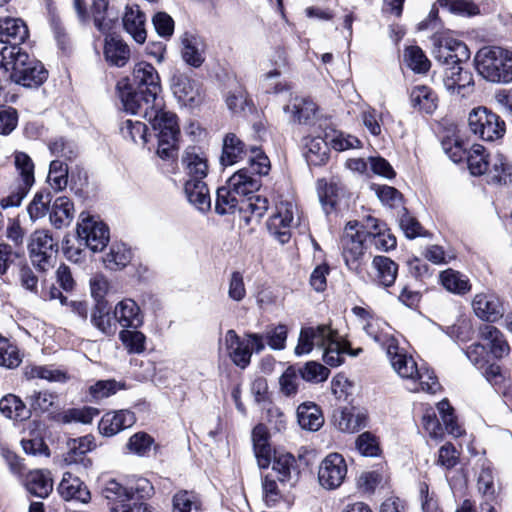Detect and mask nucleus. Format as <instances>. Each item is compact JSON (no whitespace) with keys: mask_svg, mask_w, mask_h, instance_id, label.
Masks as SVG:
<instances>
[{"mask_svg":"<svg viewBox=\"0 0 512 512\" xmlns=\"http://www.w3.org/2000/svg\"><path fill=\"white\" fill-rule=\"evenodd\" d=\"M246 151V144L235 133H227L223 138L220 162L223 166H231L242 160Z\"/></svg>","mask_w":512,"mask_h":512,"instance_id":"7c9ffc66","label":"nucleus"},{"mask_svg":"<svg viewBox=\"0 0 512 512\" xmlns=\"http://www.w3.org/2000/svg\"><path fill=\"white\" fill-rule=\"evenodd\" d=\"M91 322L104 334L111 335L116 332L117 321L114 318V313L110 314V312L106 310V303L96 304L91 316Z\"/></svg>","mask_w":512,"mask_h":512,"instance_id":"3c124183","label":"nucleus"},{"mask_svg":"<svg viewBox=\"0 0 512 512\" xmlns=\"http://www.w3.org/2000/svg\"><path fill=\"white\" fill-rule=\"evenodd\" d=\"M104 56L111 65L123 67L130 58V49L121 39L113 35H107L105 38Z\"/></svg>","mask_w":512,"mask_h":512,"instance_id":"473e14b6","label":"nucleus"},{"mask_svg":"<svg viewBox=\"0 0 512 512\" xmlns=\"http://www.w3.org/2000/svg\"><path fill=\"white\" fill-rule=\"evenodd\" d=\"M74 218V205L68 197L61 196L55 199L50 212L51 224L60 229L68 226Z\"/></svg>","mask_w":512,"mask_h":512,"instance_id":"e433bc0d","label":"nucleus"},{"mask_svg":"<svg viewBox=\"0 0 512 512\" xmlns=\"http://www.w3.org/2000/svg\"><path fill=\"white\" fill-rule=\"evenodd\" d=\"M297 420L301 428L318 431L324 424L320 408L312 402L302 403L297 408Z\"/></svg>","mask_w":512,"mask_h":512,"instance_id":"c9c22d12","label":"nucleus"},{"mask_svg":"<svg viewBox=\"0 0 512 512\" xmlns=\"http://www.w3.org/2000/svg\"><path fill=\"white\" fill-rule=\"evenodd\" d=\"M297 211L296 205L289 201H280L276 205V212L270 217L267 226L270 234L279 243L289 242Z\"/></svg>","mask_w":512,"mask_h":512,"instance_id":"9d476101","label":"nucleus"},{"mask_svg":"<svg viewBox=\"0 0 512 512\" xmlns=\"http://www.w3.org/2000/svg\"><path fill=\"white\" fill-rule=\"evenodd\" d=\"M474 61L477 72L485 80L501 84L512 82V51L498 46L483 47Z\"/></svg>","mask_w":512,"mask_h":512,"instance_id":"7ed1b4c3","label":"nucleus"},{"mask_svg":"<svg viewBox=\"0 0 512 512\" xmlns=\"http://www.w3.org/2000/svg\"><path fill=\"white\" fill-rule=\"evenodd\" d=\"M366 334L376 343L380 344L386 352H391L398 340L392 333V328L382 319L369 318L364 327Z\"/></svg>","mask_w":512,"mask_h":512,"instance_id":"a878e982","label":"nucleus"},{"mask_svg":"<svg viewBox=\"0 0 512 512\" xmlns=\"http://www.w3.org/2000/svg\"><path fill=\"white\" fill-rule=\"evenodd\" d=\"M77 225V236L80 244L92 252L102 251L109 241V229L105 223L82 212Z\"/></svg>","mask_w":512,"mask_h":512,"instance_id":"0eeeda50","label":"nucleus"},{"mask_svg":"<svg viewBox=\"0 0 512 512\" xmlns=\"http://www.w3.org/2000/svg\"><path fill=\"white\" fill-rule=\"evenodd\" d=\"M98 414V409L93 407L71 408L63 412L61 421L65 424L72 422L89 424Z\"/></svg>","mask_w":512,"mask_h":512,"instance_id":"680f3d73","label":"nucleus"},{"mask_svg":"<svg viewBox=\"0 0 512 512\" xmlns=\"http://www.w3.org/2000/svg\"><path fill=\"white\" fill-rule=\"evenodd\" d=\"M304 155L309 165L321 166L328 160V145L321 137L310 138L306 142V151Z\"/></svg>","mask_w":512,"mask_h":512,"instance_id":"79ce46f5","label":"nucleus"},{"mask_svg":"<svg viewBox=\"0 0 512 512\" xmlns=\"http://www.w3.org/2000/svg\"><path fill=\"white\" fill-rule=\"evenodd\" d=\"M373 280L385 288L395 283L398 265L386 256H375L372 260Z\"/></svg>","mask_w":512,"mask_h":512,"instance_id":"cd10ccee","label":"nucleus"},{"mask_svg":"<svg viewBox=\"0 0 512 512\" xmlns=\"http://www.w3.org/2000/svg\"><path fill=\"white\" fill-rule=\"evenodd\" d=\"M437 409L446 431L454 437L461 436L463 434V429L457 423L456 417L453 413V408L450 406L449 402L447 400L440 401L437 404Z\"/></svg>","mask_w":512,"mask_h":512,"instance_id":"052dcab7","label":"nucleus"},{"mask_svg":"<svg viewBox=\"0 0 512 512\" xmlns=\"http://www.w3.org/2000/svg\"><path fill=\"white\" fill-rule=\"evenodd\" d=\"M367 414L344 408L334 414V423L342 432L354 433L367 425Z\"/></svg>","mask_w":512,"mask_h":512,"instance_id":"c756f323","label":"nucleus"},{"mask_svg":"<svg viewBox=\"0 0 512 512\" xmlns=\"http://www.w3.org/2000/svg\"><path fill=\"white\" fill-rule=\"evenodd\" d=\"M23 374L27 380L43 379L64 383L69 379L65 371L48 365H27L24 367Z\"/></svg>","mask_w":512,"mask_h":512,"instance_id":"4c0bfd02","label":"nucleus"},{"mask_svg":"<svg viewBox=\"0 0 512 512\" xmlns=\"http://www.w3.org/2000/svg\"><path fill=\"white\" fill-rule=\"evenodd\" d=\"M336 332L327 325L303 327L299 334L295 354L300 356L310 353L314 347L323 348Z\"/></svg>","mask_w":512,"mask_h":512,"instance_id":"4468645a","label":"nucleus"},{"mask_svg":"<svg viewBox=\"0 0 512 512\" xmlns=\"http://www.w3.org/2000/svg\"><path fill=\"white\" fill-rule=\"evenodd\" d=\"M493 172V178L497 182H505L508 176L512 175V165L507 161L504 155L497 153L490 159V169Z\"/></svg>","mask_w":512,"mask_h":512,"instance_id":"774afa93","label":"nucleus"},{"mask_svg":"<svg viewBox=\"0 0 512 512\" xmlns=\"http://www.w3.org/2000/svg\"><path fill=\"white\" fill-rule=\"evenodd\" d=\"M30 261L39 272H47L54 266L58 243L49 230L37 229L31 233L27 244Z\"/></svg>","mask_w":512,"mask_h":512,"instance_id":"39448f33","label":"nucleus"},{"mask_svg":"<svg viewBox=\"0 0 512 512\" xmlns=\"http://www.w3.org/2000/svg\"><path fill=\"white\" fill-rule=\"evenodd\" d=\"M29 36L26 23L20 18H0V42L19 47Z\"/></svg>","mask_w":512,"mask_h":512,"instance_id":"f3484780","label":"nucleus"},{"mask_svg":"<svg viewBox=\"0 0 512 512\" xmlns=\"http://www.w3.org/2000/svg\"><path fill=\"white\" fill-rule=\"evenodd\" d=\"M182 165L187 180H204L209 172L206 154L196 146L187 147L182 156Z\"/></svg>","mask_w":512,"mask_h":512,"instance_id":"2eb2a0df","label":"nucleus"},{"mask_svg":"<svg viewBox=\"0 0 512 512\" xmlns=\"http://www.w3.org/2000/svg\"><path fill=\"white\" fill-rule=\"evenodd\" d=\"M145 23V14L141 11L139 5L126 6L123 16V27L139 44L144 43L147 37Z\"/></svg>","mask_w":512,"mask_h":512,"instance_id":"412c9836","label":"nucleus"},{"mask_svg":"<svg viewBox=\"0 0 512 512\" xmlns=\"http://www.w3.org/2000/svg\"><path fill=\"white\" fill-rule=\"evenodd\" d=\"M95 447L94 437L91 435L70 439L67 442L68 451L64 455V462L67 465H77L87 469L91 466L92 462L86 454Z\"/></svg>","mask_w":512,"mask_h":512,"instance_id":"dca6fc26","label":"nucleus"},{"mask_svg":"<svg viewBox=\"0 0 512 512\" xmlns=\"http://www.w3.org/2000/svg\"><path fill=\"white\" fill-rule=\"evenodd\" d=\"M471 133L483 141H495L502 138L506 131L505 122L496 113L484 106L472 109L468 115Z\"/></svg>","mask_w":512,"mask_h":512,"instance_id":"423d86ee","label":"nucleus"},{"mask_svg":"<svg viewBox=\"0 0 512 512\" xmlns=\"http://www.w3.org/2000/svg\"><path fill=\"white\" fill-rule=\"evenodd\" d=\"M184 191L189 203L197 210L200 212L210 210L211 197L208 186L204 180H186Z\"/></svg>","mask_w":512,"mask_h":512,"instance_id":"bb28decb","label":"nucleus"},{"mask_svg":"<svg viewBox=\"0 0 512 512\" xmlns=\"http://www.w3.org/2000/svg\"><path fill=\"white\" fill-rule=\"evenodd\" d=\"M269 202L266 197L260 195H251L247 198L241 199L240 212L250 216L245 217L246 222L251 220H259L268 210Z\"/></svg>","mask_w":512,"mask_h":512,"instance_id":"37998d69","label":"nucleus"},{"mask_svg":"<svg viewBox=\"0 0 512 512\" xmlns=\"http://www.w3.org/2000/svg\"><path fill=\"white\" fill-rule=\"evenodd\" d=\"M22 362L21 355L17 346L7 340L0 341V366L13 369Z\"/></svg>","mask_w":512,"mask_h":512,"instance_id":"69168bd1","label":"nucleus"},{"mask_svg":"<svg viewBox=\"0 0 512 512\" xmlns=\"http://www.w3.org/2000/svg\"><path fill=\"white\" fill-rule=\"evenodd\" d=\"M224 346L233 364L245 369L251 362L253 352L264 350V338L257 333H246L241 338L235 330L230 329L225 334Z\"/></svg>","mask_w":512,"mask_h":512,"instance_id":"20e7f679","label":"nucleus"},{"mask_svg":"<svg viewBox=\"0 0 512 512\" xmlns=\"http://www.w3.org/2000/svg\"><path fill=\"white\" fill-rule=\"evenodd\" d=\"M347 464L339 453L328 454L318 466V483L328 491L338 489L347 476Z\"/></svg>","mask_w":512,"mask_h":512,"instance_id":"1a4fd4ad","label":"nucleus"},{"mask_svg":"<svg viewBox=\"0 0 512 512\" xmlns=\"http://www.w3.org/2000/svg\"><path fill=\"white\" fill-rule=\"evenodd\" d=\"M240 202L237 194L226 184L217 189L215 211L219 215L231 214L239 208Z\"/></svg>","mask_w":512,"mask_h":512,"instance_id":"c03bdc74","label":"nucleus"},{"mask_svg":"<svg viewBox=\"0 0 512 512\" xmlns=\"http://www.w3.org/2000/svg\"><path fill=\"white\" fill-rule=\"evenodd\" d=\"M48 182L55 191H61L68 184V166L60 160L50 163Z\"/></svg>","mask_w":512,"mask_h":512,"instance_id":"13d9d810","label":"nucleus"},{"mask_svg":"<svg viewBox=\"0 0 512 512\" xmlns=\"http://www.w3.org/2000/svg\"><path fill=\"white\" fill-rule=\"evenodd\" d=\"M58 492L61 497L67 501L75 500L81 503H88L91 499L90 491L80 480L71 472H65L58 486Z\"/></svg>","mask_w":512,"mask_h":512,"instance_id":"b1692460","label":"nucleus"},{"mask_svg":"<svg viewBox=\"0 0 512 512\" xmlns=\"http://www.w3.org/2000/svg\"><path fill=\"white\" fill-rule=\"evenodd\" d=\"M440 280L446 290L455 294H465L471 289L467 277L453 269H447L441 272Z\"/></svg>","mask_w":512,"mask_h":512,"instance_id":"49530a36","label":"nucleus"},{"mask_svg":"<svg viewBox=\"0 0 512 512\" xmlns=\"http://www.w3.org/2000/svg\"><path fill=\"white\" fill-rule=\"evenodd\" d=\"M475 314L482 320L495 322L503 315L500 300L493 294H477L472 303Z\"/></svg>","mask_w":512,"mask_h":512,"instance_id":"393cba45","label":"nucleus"},{"mask_svg":"<svg viewBox=\"0 0 512 512\" xmlns=\"http://www.w3.org/2000/svg\"><path fill=\"white\" fill-rule=\"evenodd\" d=\"M323 360L332 367H337L344 362L345 355L358 356L362 349L353 350L346 341H340L335 333L323 348Z\"/></svg>","mask_w":512,"mask_h":512,"instance_id":"5701e85b","label":"nucleus"},{"mask_svg":"<svg viewBox=\"0 0 512 512\" xmlns=\"http://www.w3.org/2000/svg\"><path fill=\"white\" fill-rule=\"evenodd\" d=\"M26 489L32 495L46 498L53 490V480L48 470H33L26 476Z\"/></svg>","mask_w":512,"mask_h":512,"instance_id":"2f4dec72","label":"nucleus"},{"mask_svg":"<svg viewBox=\"0 0 512 512\" xmlns=\"http://www.w3.org/2000/svg\"><path fill=\"white\" fill-rule=\"evenodd\" d=\"M122 136L136 144L147 143V126L138 120L127 119L120 127Z\"/></svg>","mask_w":512,"mask_h":512,"instance_id":"6e6d98bb","label":"nucleus"},{"mask_svg":"<svg viewBox=\"0 0 512 512\" xmlns=\"http://www.w3.org/2000/svg\"><path fill=\"white\" fill-rule=\"evenodd\" d=\"M491 157L487 150L481 144H474L467 153V165L470 173L474 176H480L487 173L490 169Z\"/></svg>","mask_w":512,"mask_h":512,"instance_id":"ea45409f","label":"nucleus"},{"mask_svg":"<svg viewBox=\"0 0 512 512\" xmlns=\"http://www.w3.org/2000/svg\"><path fill=\"white\" fill-rule=\"evenodd\" d=\"M132 90L127 80L117 84L119 98L125 111L145 118L157 132V155L163 160L177 156L180 129L177 116L164 109L161 96L160 77L155 67L147 62H139L133 69Z\"/></svg>","mask_w":512,"mask_h":512,"instance_id":"f257e3e1","label":"nucleus"},{"mask_svg":"<svg viewBox=\"0 0 512 512\" xmlns=\"http://www.w3.org/2000/svg\"><path fill=\"white\" fill-rule=\"evenodd\" d=\"M477 487L479 492L488 497L495 495V483L493 470L485 461L481 464L480 472L477 478Z\"/></svg>","mask_w":512,"mask_h":512,"instance_id":"338daca9","label":"nucleus"},{"mask_svg":"<svg viewBox=\"0 0 512 512\" xmlns=\"http://www.w3.org/2000/svg\"><path fill=\"white\" fill-rule=\"evenodd\" d=\"M227 185L238 196H248L260 187V181L247 168L235 172L227 181Z\"/></svg>","mask_w":512,"mask_h":512,"instance_id":"f704fd0d","label":"nucleus"},{"mask_svg":"<svg viewBox=\"0 0 512 512\" xmlns=\"http://www.w3.org/2000/svg\"><path fill=\"white\" fill-rule=\"evenodd\" d=\"M17 281L20 287L26 292L34 296L40 295L39 278L27 264H23L19 267Z\"/></svg>","mask_w":512,"mask_h":512,"instance_id":"bf43d9fd","label":"nucleus"},{"mask_svg":"<svg viewBox=\"0 0 512 512\" xmlns=\"http://www.w3.org/2000/svg\"><path fill=\"white\" fill-rule=\"evenodd\" d=\"M136 422L133 412L130 410H119L106 413L100 420L98 429L104 436H114L117 433L130 428Z\"/></svg>","mask_w":512,"mask_h":512,"instance_id":"a211bd4d","label":"nucleus"},{"mask_svg":"<svg viewBox=\"0 0 512 512\" xmlns=\"http://www.w3.org/2000/svg\"><path fill=\"white\" fill-rule=\"evenodd\" d=\"M128 500L134 502H147L154 495V487L151 482L142 477L129 480L127 483Z\"/></svg>","mask_w":512,"mask_h":512,"instance_id":"603ef678","label":"nucleus"},{"mask_svg":"<svg viewBox=\"0 0 512 512\" xmlns=\"http://www.w3.org/2000/svg\"><path fill=\"white\" fill-rule=\"evenodd\" d=\"M0 412L14 421H24L30 417V410L24 402L14 394H8L0 400Z\"/></svg>","mask_w":512,"mask_h":512,"instance_id":"58836bf2","label":"nucleus"},{"mask_svg":"<svg viewBox=\"0 0 512 512\" xmlns=\"http://www.w3.org/2000/svg\"><path fill=\"white\" fill-rule=\"evenodd\" d=\"M171 90L182 106L195 108L203 101L201 84L185 73L177 71L173 74Z\"/></svg>","mask_w":512,"mask_h":512,"instance_id":"9b49d317","label":"nucleus"},{"mask_svg":"<svg viewBox=\"0 0 512 512\" xmlns=\"http://www.w3.org/2000/svg\"><path fill=\"white\" fill-rule=\"evenodd\" d=\"M413 381H418V385L411 388L414 392L423 391L434 394L440 389V384L433 371L426 368H419Z\"/></svg>","mask_w":512,"mask_h":512,"instance_id":"0e129e2a","label":"nucleus"},{"mask_svg":"<svg viewBox=\"0 0 512 512\" xmlns=\"http://www.w3.org/2000/svg\"><path fill=\"white\" fill-rule=\"evenodd\" d=\"M338 185L334 181L319 179L317 181V194L324 211L329 214L335 208L338 197Z\"/></svg>","mask_w":512,"mask_h":512,"instance_id":"09e8293b","label":"nucleus"},{"mask_svg":"<svg viewBox=\"0 0 512 512\" xmlns=\"http://www.w3.org/2000/svg\"><path fill=\"white\" fill-rule=\"evenodd\" d=\"M0 68L11 71L10 79L24 87L41 85L47 71L41 62L22 51L20 47H3L0 51Z\"/></svg>","mask_w":512,"mask_h":512,"instance_id":"f03ea898","label":"nucleus"},{"mask_svg":"<svg viewBox=\"0 0 512 512\" xmlns=\"http://www.w3.org/2000/svg\"><path fill=\"white\" fill-rule=\"evenodd\" d=\"M443 84L451 95L461 98L468 97L474 90L473 76L462 67V64H455L445 69Z\"/></svg>","mask_w":512,"mask_h":512,"instance_id":"f8f14e48","label":"nucleus"},{"mask_svg":"<svg viewBox=\"0 0 512 512\" xmlns=\"http://www.w3.org/2000/svg\"><path fill=\"white\" fill-rule=\"evenodd\" d=\"M404 62L416 73H426L431 65L429 59L418 46H410L405 49Z\"/></svg>","mask_w":512,"mask_h":512,"instance_id":"5fc2aeb1","label":"nucleus"},{"mask_svg":"<svg viewBox=\"0 0 512 512\" xmlns=\"http://www.w3.org/2000/svg\"><path fill=\"white\" fill-rule=\"evenodd\" d=\"M173 512H202V503L193 491L181 490L172 499Z\"/></svg>","mask_w":512,"mask_h":512,"instance_id":"de8ad7c7","label":"nucleus"},{"mask_svg":"<svg viewBox=\"0 0 512 512\" xmlns=\"http://www.w3.org/2000/svg\"><path fill=\"white\" fill-rule=\"evenodd\" d=\"M479 338L488 347L489 354L493 358H502L510 351L509 344L504 339L501 331L495 326L485 324L479 328Z\"/></svg>","mask_w":512,"mask_h":512,"instance_id":"4be33fe9","label":"nucleus"},{"mask_svg":"<svg viewBox=\"0 0 512 512\" xmlns=\"http://www.w3.org/2000/svg\"><path fill=\"white\" fill-rule=\"evenodd\" d=\"M447 335L455 341L467 342L472 339L474 330L471 320L468 318H458L454 324L446 329Z\"/></svg>","mask_w":512,"mask_h":512,"instance_id":"e2e57ef3","label":"nucleus"},{"mask_svg":"<svg viewBox=\"0 0 512 512\" xmlns=\"http://www.w3.org/2000/svg\"><path fill=\"white\" fill-rule=\"evenodd\" d=\"M316 110V104L312 100L300 97H295L284 107V111L291 113L293 120L298 123H308L315 116Z\"/></svg>","mask_w":512,"mask_h":512,"instance_id":"a19ab883","label":"nucleus"},{"mask_svg":"<svg viewBox=\"0 0 512 512\" xmlns=\"http://www.w3.org/2000/svg\"><path fill=\"white\" fill-rule=\"evenodd\" d=\"M387 357L393 367L394 371L404 379H415V374L418 373V367L412 356L407 355L399 348V343L394 345L391 352H386Z\"/></svg>","mask_w":512,"mask_h":512,"instance_id":"c85d7f7f","label":"nucleus"},{"mask_svg":"<svg viewBox=\"0 0 512 512\" xmlns=\"http://www.w3.org/2000/svg\"><path fill=\"white\" fill-rule=\"evenodd\" d=\"M181 55L184 62L192 67L198 68L205 61V44L203 40L189 32H185L181 38Z\"/></svg>","mask_w":512,"mask_h":512,"instance_id":"aec40b11","label":"nucleus"},{"mask_svg":"<svg viewBox=\"0 0 512 512\" xmlns=\"http://www.w3.org/2000/svg\"><path fill=\"white\" fill-rule=\"evenodd\" d=\"M294 464L295 458L292 454L274 451L272 470L277 474L278 481L284 483L290 480Z\"/></svg>","mask_w":512,"mask_h":512,"instance_id":"864d4df0","label":"nucleus"},{"mask_svg":"<svg viewBox=\"0 0 512 512\" xmlns=\"http://www.w3.org/2000/svg\"><path fill=\"white\" fill-rule=\"evenodd\" d=\"M14 165L18 172V179L16 182L25 184V186H33L35 182L34 177V163L31 157L21 151L14 153Z\"/></svg>","mask_w":512,"mask_h":512,"instance_id":"8fccbe9b","label":"nucleus"},{"mask_svg":"<svg viewBox=\"0 0 512 512\" xmlns=\"http://www.w3.org/2000/svg\"><path fill=\"white\" fill-rule=\"evenodd\" d=\"M113 312L115 320L123 328L138 329L143 324L140 307L130 298L118 302Z\"/></svg>","mask_w":512,"mask_h":512,"instance_id":"6ab92c4d","label":"nucleus"},{"mask_svg":"<svg viewBox=\"0 0 512 512\" xmlns=\"http://www.w3.org/2000/svg\"><path fill=\"white\" fill-rule=\"evenodd\" d=\"M119 338L124 347L131 354H140L145 350V335L137 329L124 328L119 333Z\"/></svg>","mask_w":512,"mask_h":512,"instance_id":"4d7b16f0","label":"nucleus"},{"mask_svg":"<svg viewBox=\"0 0 512 512\" xmlns=\"http://www.w3.org/2000/svg\"><path fill=\"white\" fill-rule=\"evenodd\" d=\"M132 254L129 248L123 243L113 244L105 255L103 262L110 270L122 269L131 261Z\"/></svg>","mask_w":512,"mask_h":512,"instance_id":"a18cd8bd","label":"nucleus"},{"mask_svg":"<svg viewBox=\"0 0 512 512\" xmlns=\"http://www.w3.org/2000/svg\"><path fill=\"white\" fill-rule=\"evenodd\" d=\"M410 101L415 109L426 114H432L438 107L436 93L426 85L413 87L410 92Z\"/></svg>","mask_w":512,"mask_h":512,"instance_id":"72a5a7b5","label":"nucleus"},{"mask_svg":"<svg viewBox=\"0 0 512 512\" xmlns=\"http://www.w3.org/2000/svg\"><path fill=\"white\" fill-rule=\"evenodd\" d=\"M433 56L438 62L449 67L467 61L470 58V51L462 41L444 38L435 45Z\"/></svg>","mask_w":512,"mask_h":512,"instance_id":"ddd939ff","label":"nucleus"},{"mask_svg":"<svg viewBox=\"0 0 512 512\" xmlns=\"http://www.w3.org/2000/svg\"><path fill=\"white\" fill-rule=\"evenodd\" d=\"M366 242L364 232L359 228V222L349 221L341 237V248L345 264L350 270L358 268V262L366 249Z\"/></svg>","mask_w":512,"mask_h":512,"instance_id":"6e6552de","label":"nucleus"}]
</instances>
